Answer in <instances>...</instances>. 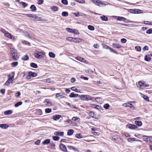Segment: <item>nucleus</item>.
Listing matches in <instances>:
<instances>
[{
    "instance_id": "obj_1",
    "label": "nucleus",
    "mask_w": 152,
    "mask_h": 152,
    "mask_svg": "<svg viewBox=\"0 0 152 152\" xmlns=\"http://www.w3.org/2000/svg\"><path fill=\"white\" fill-rule=\"evenodd\" d=\"M11 52L12 55V58L15 60H17L18 58L17 51L14 48L11 49Z\"/></svg>"
},
{
    "instance_id": "obj_2",
    "label": "nucleus",
    "mask_w": 152,
    "mask_h": 152,
    "mask_svg": "<svg viewBox=\"0 0 152 152\" xmlns=\"http://www.w3.org/2000/svg\"><path fill=\"white\" fill-rule=\"evenodd\" d=\"M79 97H80L81 99L83 100H91L92 99V97L88 95H79Z\"/></svg>"
},
{
    "instance_id": "obj_3",
    "label": "nucleus",
    "mask_w": 152,
    "mask_h": 152,
    "mask_svg": "<svg viewBox=\"0 0 152 152\" xmlns=\"http://www.w3.org/2000/svg\"><path fill=\"white\" fill-rule=\"evenodd\" d=\"M45 54L43 52H40L35 53V56L37 58H40L43 57Z\"/></svg>"
},
{
    "instance_id": "obj_4",
    "label": "nucleus",
    "mask_w": 152,
    "mask_h": 152,
    "mask_svg": "<svg viewBox=\"0 0 152 152\" xmlns=\"http://www.w3.org/2000/svg\"><path fill=\"white\" fill-rule=\"evenodd\" d=\"M137 86L138 87H141L142 88H145L148 86V85L145 84V83L142 82L141 81L138 82V84H136Z\"/></svg>"
},
{
    "instance_id": "obj_5",
    "label": "nucleus",
    "mask_w": 152,
    "mask_h": 152,
    "mask_svg": "<svg viewBox=\"0 0 152 152\" xmlns=\"http://www.w3.org/2000/svg\"><path fill=\"white\" fill-rule=\"evenodd\" d=\"M45 104L48 106H49L51 105V103L49 99H45L43 102Z\"/></svg>"
},
{
    "instance_id": "obj_6",
    "label": "nucleus",
    "mask_w": 152,
    "mask_h": 152,
    "mask_svg": "<svg viewBox=\"0 0 152 152\" xmlns=\"http://www.w3.org/2000/svg\"><path fill=\"white\" fill-rule=\"evenodd\" d=\"M130 12L133 13H139L141 12L142 11L141 10L138 9H133L130 10Z\"/></svg>"
},
{
    "instance_id": "obj_7",
    "label": "nucleus",
    "mask_w": 152,
    "mask_h": 152,
    "mask_svg": "<svg viewBox=\"0 0 152 152\" xmlns=\"http://www.w3.org/2000/svg\"><path fill=\"white\" fill-rule=\"evenodd\" d=\"M127 126L130 129H135L137 128V126L135 125L129 124L127 125Z\"/></svg>"
},
{
    "instance_id": "obj_8",
    "label": "nucleus",
    "mask_w": 152,
    "mask_h": 152,
    "mask_svg": "<svg viewBox=\"0 0 152 152\" xmlns=\"http://www.w3.org/2000/svg\"><path fill=\"white\" fill-rule=\"evenodd\" d=\"M60 149L63 151L64 152L66 151V149L65 146L62 143H61L60 145Z\"/></svg>"
},
{
    "instance_id": "obj_9",
    "label": "nucleus",
    "mask_w": 152,
    "mask_h": 152,
    "mask_svg": "<svg viewBox=\"0 0 152 152\" xmlns=\"http://www.w3.org/2000/svg\"><path fill=\"white\" fill-rule=\"evenodd\" d=\"M9 127L7 124H0V127L2 129H6Z\"/></svg>"
},
{
    "instance_id": "obj_10",
    "label": "nucleus",
    "mask_w": 152,
    "mask_h": 152,
    "mask_svg": "<svg viewBox=\"0 0 152 152\" xmlns=\"http://www.w3.org/2000/svg\"><path fill=\"white\" fill-rule=\"evenodd\" d=\"M82 39L80 38H74L73 42L75 43H79L82 41Z\"/></svg>"
},
{
    "instance_id": "obj_11",
    "label": "nucleus",
    "mask_w": 152,
    "mask_h": 152,
    "mask_svg": "<svg viewBox=\"0 0 152 152\" xmlns=\"http://www.w3.org/2000/svg\"><path fill=\"white\" fill-rule=\"evenodd\" d=\"M61 115H53V120L55 121H57L61 117Z\"/></svg>"
},
{
    "instance_id": "obj_12",
    "label": "nucleus",
    "mask_w": 152,
    "mask_h": 152,
    "mask_svg": "<svg viewBox=\"0 0 152 152\" xmlns=\"http://www.w3.org/2000/svg\"><path fill=\"white\" fill-rule=\"evenodd\" d=\"M64 132H56L54 133V134L57 136H63L64 135Z\"/></svg>"
},
{
    "instance_id": "obj_13",
    "label": "nucleus",
    "mask_w": 152,
    "mask_h": 152,
    "mask_svg": "<svg viewBox=\"0 0 152 152\" xmlns=\"http://www.w3.org/2000/svg\"><path fill=\"white\" fill-rule=\"evenodd\" d=\"M13 80V79H8L5 82V85H6L7 86L9 85L10 83H12Z\"/></svg>"
},
{
    "instance_id": "obj_14",
    "label": "nucleus",
    "mask_w": 152,
    "mask_h": 152,
    "mask_svg": "<svg viewBox=\"0 0 152 152\" xmlns=\"http://www.w3.org/2000/svg\"><path fill=\"white\" fill-rule=\"evenodd\" d=\"M28 74H29V75H31V76H32L33 77H36L37 75L36 73L32 72L31 71L29 72L28 73Z\"/></svg>"
},
{
    "instance_id": "obj_15",
    "label": "nucleus",
    "mask_w": 152,
    "mask_h": 152,
    "mask_svg": "<svg viewBox=\"0 0 152 152\" xmlns=\"http://www.w3.org/2000/svg\"><path fill=\"white\" fill-rule=\"evenodd\" d=\"M132 103V102H131L130 103H125L123 105V106L126 107H129L131 108L133 107L132 104L131 103Z\"/></svg>"
},
{
    "instance_id": "obj_16",
    "label": "nucleus",
    "mask_w": 152,
    "mask_h": 152,
    "mask_svg": "<svg viewBox=\"0 0 152 152\" xmlns=\"http://www.w3.org/2000/svg\"><path fill=\"white\" fill-rule=\"evenodd\" d=\"M78 96H79V95L77 94H75L74 93L72 92L69 95V96L71 98L72 97H77Z\"/></svg>"
},
{
    "instance_id": "obj_17",
    "label": "nucleus",
    "mask_w": 152,
    "mask_h": 152,
    "mask_svg": "<svg viewBox=\"0 0 152 152\" xmlns=\"http://www.w3.org/2000/svg\"><path fill=\"white\" fill-rule=\"evenodd\" d=\"M76 59L77 60L81 62H84L85 61V60L84 58L80 57H77Z\"/></svg>"
},
{
    "instance_id": "obj_18",
    "label": "nucleus",
    "mask_w": 152,
    "mask_h": 152,
    "mask_svg": "<svg viewBox=\"0 0 152 152\" xmlns=\"http://www.w3.org/2000/svg\"><path fill=\"white\" fill-rule=\"evenodd\" d=\"M12 111L11 110H9L4 112V114L5 115H9L11 114Z\"/></svg>"
},
{
    "instance_id": "obj_19",
    "label": "nucleus",
    "mask_w": 152,
    "mask_h": 152,
    "mask_svg": "<svg viewBox=\"0 0 152 152\" xmlns=\"http://www.w3.org/2000/svg\"><path fill=\"white\" fill-rule=\"evenodd\" d=\"M100 19L103 21H107L108 20V18L105 15H103L100 17Z\"/></svg>"
},
{
    "instance_id": "obj_20",
    "label": "nucleus",
    "mask_w": 152,
    "mask_h": 152,
    "mask_svg": "<svg viewBox=\"0 0 152 152\" xmlns=\"http://www.w3.org/2000/svg\"><path fill=\"white\" fill-rule=\"evenodd\" d=\"M22 60L24 61H27L28 60L29 57L27 55H26L21 58Z\"/></svg>"
},
{
    "instance_id": "obj_21",
    "label": "nucleus",
    "mask_w": 152,
    "mask_h": 152,
    "mask_svg": "<svg viewBox=\"0 0 152 152\" xmlns=\"http://www.w3.org/2000/svg\"><path fill=\"white\" fill-rule=\"evenodd\" d=\"M92 107L98 110L101 109V107L100 106L96 104H93L92 106Z\"/></svg>"
},
{
    "instance_id": "obj_22",
    "label": "nucleus",
    "mask_w": 152,
    "mask_h": 152,
    "mask_svg": "<svg viewBox=\"0 0 152 152\" xmlns=\"http://www.w3.org/2000/svg\"><path fill=\"white\" fill-rule=\"evenodd\" d=\"M74 131L73 130L71 129L68 130L67 134L68 135H71L73 133Z\"/></svg>"
},
{
    "instance_id": "obj_23",
    "label": "nucleus",
    "mask_w": 152,
    "mask_h": 152,
    "mask_svg": "<svg viewBox=\"0 0 152 152\" xmlns=\"http://www.w3.org/2000/svg\"><path fill=\"white\" fill-rule=\"evenodd\" d=\"M30 66L31 67L35 68H37L38 67L37 65L36 64L34 63H31L30 64Z\"/></svg>"
},
{
    "instance_id": "obj_24",
    "label": "nucleus",
    "mask_w": 152,
    "mask_h": 152,
    "mask_svg": "<svg viewBox=\"0 0 152 152\" xmlns=\"http://www.w3.org/2000/svg\"><path fill=\"white\" fill-rule=\"evenodd\" d=\"M135 124L138 126H140L142 125V122L140 121H135Z\"/></svg>"
},
{
    "instance_id": "obj_25",
    "label": "nucleus",
    "mask_w": 152,
    "mask_h": 152,
    "mask_svg": "<svg viewBox=\"0 0 152 152\" xmlns=\"http://www.w3.org/2000/svg\"><path fill=\"white\" fill-rule=\"evenodd\" d=\"M30 8L33 12H35L37 10L35 6L34 5H32L31 6Z\"/></svg>"
},
{
    "instance_id": "obj_26",
    "label": "nucleus",
    "mask_w": 152,
    "mask_h": 152,
    "mask_svg": "<svg viewBox=\"0 0 152 152\" xmlns=\"http://www.w3.org/2000/svg\"><path fill=\"white\" fill-rule=\"evenodd\" d=\"M144 137H145V138H144V139H145V141H148V139H149V140H150V142H152V136H150L148 137H147L146 136H144Z\"/></svg>"
},
{
    "instance_id": "obj_27",
    "label": "nucleus",
    "mask_w": 152,
    "mask_h": 152,
    "mask_svg": "<svg viewBox=\"0 0 152 152\" xmlns=\"http://www.w3.org/2000/svg\"><path fill=\"white\" fill-rule=\"evenodd\" d=\"M49 56L50 57L52 58H54L56 56L55 54L52 52H50L49 53Z\"/></svg>"
},
{
    "instance_id": "obj_28",
    "label": "nucleus",
    "mask_w": 152,
    "mask_h": 152,
    "mask_svg": "<svg viewBox=\"0 0 152 152\" xmlns=\"http://www.w3.org/2000/svg\"><path fill=\"white\" fill-rule=\"evenodd\" d=\"M117 19L118 20H123V21H124L126 20L125 18L122 17H118Z\"/></svg>"
},
{
    "instance_id": "obj_29",
    "label": "nucleus",
    "mask_w": 152,
    "mask_h": 152,
    "mask_svg": "<svg viewBox=\"0 0 152 152\" xmlns=\"http://www.w3.org/2000/svg\"><path fill=\"white\" fill-rule=\"evenodd\" d=\"M113 45L114 48H120L121 47V45H120L119 44L116 43L113 44Z\"/></svg>"
},
{
    "instance_id": "obj_30",
    "label": "nucleus",
    "mask_w": 152,
    "mask_h": 152,
    "mask_svg": "<svg viewBox=\"0 0 152 152\" xmlns=\"http://www.w3.org/2000/svg\"><path fill=\"white\" fill-rule=\"evenodd\" d=\"M145 60L146 61H150L151 59V57H150V55H148V56L146 55V56H145Z\"/></svg>"
},
{
    "instance_id": "obj_31",
    "label": "nucleus",
    "mask_w": 152,
    "mask_h": 152,
    "mask_svg": "<svg viewBox=\"0 0 152 152\" xmlns=\"http://www.w3.org/2000/svg\"><path fill=\"white\" fill-rule=\"evenodd\" d=\"M141 96L143 98L146 100V101H148L149 100V97L143 94H142Z\"/></svg>"
},
{
    "instance_id": "obj_32",
    "label": "nucleus",
    "mask_w": 152,
    "mask_h": 152,
    "mask_svg": "<svg viewBox=\"0 0 152 152\" xmlns=\"http://www.w3.org/2000/svg\"><path fill=\"white\" fill-rule=\"evenodd\" d=\"M56 96L57 98L60 97L61 99H62L65 97L64 96L61 95V94L60 93H58L56 95Z\"/></svg>"
},
{
    "instance_id": "obj_33",
    "label": "nucleus",
    "mask_w": 152,
    "mask_h": 152,
    "mask_svg": "<svg viewBox=\"0 0 152 152\" xmlns=\"http://www.w3.org/2000/svg\"><path fill=\"white\" fill-rule=\"evenodd\" d=\"M88 29L91 31H94L95 29L94 26L90 25L88 26Z\"/></svg>"
},
{
    "instance_id": "obj_34",
    "label": "nucleus",
    "mask_w": 152,
    "mask_h": 152,
    "mask_svg": "<svg viewBox=\"0 0 152 152\" xmlns=\"http://www.w3.org/2000/svg\"><path fill=\"white\" fill-rule=\"evenodd\" d=\"M51 9L53 11H56L58 10V8L56 6H52L51 7Z\"/></svg>"
},
{
    "instance_id": "obj_35",
    "label": "nucleus",
    "mask_w": 152,
    "mask_h": 152,
    "mask_svg": "<svg viewBox=\"0 0 152 152\" xmlns=\"http://www.w3.org/2000/svg\"><path fill=\"white\" fill-rule=\"evenodd\" d=\"M64 17H67L68 16V12H63L61 14Z\"/></svg>"
},
{
    "instance_id": "obj_36",
    "label": "nucleus",
    "mask_w": 152,
    "mask_h": 152,
    "mask_svg": "<svg viewBox=\"0 0 152 152\" xmlns=\"http://www.w3.org/2000/svg\"><path fill=\"white\" fill-rule=\"evenodd\" d=\"M22 104V102H19L15 104V107H18L19 106L21 105Z\"/></svg>"
},
{
    "instance_id": "obj_37",
    "label": "nucleus",
    "mask_w": 152,
    "mask_h": 152,
    "mask_svg": "<svg viewBox=\"0 0 152 152\" xmlns=\"http://www.w3.org/2000/svg\"><path fill=\"white\" fill-rule=\"evenodd\" d=\"M103 107L104 108L108 109L110 107V105L108 104H105L104 105Z\"/></svg>"
},
{
    "instance_id": "obj_38",
    "label": "nucleus",
    "mask_w": 152,
    "mask_h": 152,
    "mask_svg": "<svg viewBox=\"0 0 152 152\" xmlns=\"http://www.w3.org/2000/svg\"><path fill=\"white\" fill-rule=\"evenodd\" d=\"M100 1L98 0H94L93 2L95 4L99 6V2H100Z\"/></svg>"
},
{
    "instance_id": "obj_39",
    "label": "nucleus",
    "mask_w": 152,
    "mask_h": 152,
    "mask_svg": "<svg viewBox=\"0 0 152 152\" xmlns=\"http://www.w3.org/2000/svg\"><path fill=\"white\" fill-rule=\"evenodd\" d=\"M18 64L17 62H15L11 63V65L12 67H15Z\"/></svg>"
},
{
    "instance_id": "obj_40",
    "label": "nucleus",
    "mask_w": 152,
    "mask_h": 152,
    "mask_svg": "<svg viewBox=\"0 0 152 152\" xmlns=\"http://www.w3.org/2000/svg\"><path fill=\"white\" fill-rule=\"evenodd\" d=\"M75 137L78 138H81L82 137L81 134H76L75 135Z\"/></svg>"
},
{
    "instance_id": "obj_41",
    "label": "nucleus",
    "mask_w": 152,
    "mask_h": 152,
    "mask_svg": "<svg viewBox=\"0 0 152 152\" xmlns=\"http://www.w3.org/2000/svg\"><path fill=\"white\" fill-rule=\"evenodd\" d=\"M89 115L91 117H94V112H90L89 113Z\"/></svg>"
},
{
    "instance_id": "obj_42",
    "label": "nucleus",
    "mask_w": 152,
    "mask_h": 152,
    "mask_svg": "<svg viewBox=\"0 0 152 152\" xmlns=\"http://www.w3.org/2000/svg\"><path fill=\"white\" fill-rule=\"evenodd\" d=\"M61 2L64 5H67L68 4V1L67 0H62Z\"/></svg>"
},
{
    "instance_id": "obj_43",
    "label": "nucleus",
    "mask_w": 152,
    "mask_h": 152,
    "mask_svg": "<svg viewBox=\"0 0 152 152\" xmlns=\"http://www.w3.org/2000/svg\"><path fill=\"white\" fill-rule=\"evenodd\" d=\"M146 33L148 34H152V28H150L146 31Z\"/></svg>"
},
{
    "instance_id": "obj_44",
    "label": "nucleus",
    "mask_w": 152,
    "mask_h": 152,
    "mask_svg": "<svg viewBox=\"0 0 152 152\" xmlns=\"http://www.w3.org/2000/svg\"><path fill=\"white\" fill-rule=\"evenodd\" d=\"M112 139L113 140H117L118 141V140L119 139V138H118V137L116 136H113L112 137Z\"/></svg>"
},
{
    "instance_id": "obj_45",
    "label": "nucleus",
    "mask_w": 152,
    "mask_h": 152,
    "mask_svg": "<svg viewBox=\"0 0 152 152\" xmlns=\"http://www.w3.org/2000/svg\"><path fill=\"white\" fill-rule=\"evenodd\" d=\"M53 138L54 140L57 141L59 139V137L58 136H54L53 137Z\"/></svg>"
},
{
    "instance_id": "obj_46",
    "label": "nucleus",
    "mask_w": 152,
    "mask_h": 152,
    "mask_svg": "<svg viewBox=\"0 0 152 152\" xmlns=\"http://www.w3.org/2000/svg\"><path fill=\"white\" fill-rule=\"evenodd\" d=\"M51 110L50 108H46L45 110V112L47 113H49L51 112Z\"/></svg>"
},
{
    "instance_id": "obj_47",
    "label": "nucleus",
    "mask_w": 152,
    "mask_h": 152,
    "mask_svg": "<svg viewBox=\"0 0 152 152\" xmlns=\"http://www.w3.org/2000/svg\"><path fill=\"white\" fill-rule=\"evenodd\" d=\"M72 33H74L75 34H79L77 30L74 29H73Z\"/></svg>"
},
{
    "instance_id": "obj_48",
    "label": "nucleus",
    "mask_w": 152,
    "mask_h": 152,
    "mask_svg": "<svg viewBox=\"0 0 152 152\" xmlns=\"http://www.w3.org/2000/svg\"><path fill=\"white\" fill-rule=\"evenodd\" d=\"M67 40L73 42V40H74V38L72 37H68L66 38Z\"/></svg>"
},
{
    "instance_id": "obj_49",
    "label": "nucleus",
    "mask_w": 152,
    "mask_h": 152,
    "mask_svg": "<svg viewBox=\"0 0 152 152\" xmlns=\"http://www.w3.org/2000/svg\"><path fill=\"white\" fill-rule=\"evenodd\" d=\"M66 30L70 33H72L73 31V29H71L69 28H66Z\"/></svg>"
},
{
    "instance_id": "obj_50",
    "label": "nucleus",
    "mask_w": 152,
    "mask_h": 152,
    "mask_svg": "<svg viewBox=\"0 0 152 152\" xmlns=\"http://www.w3.org/2000/svg\"><path fill=\"white\" fill-rule=\"evenodd\" d=\"M11 34L10 33H9L8 32H7V33L5 34V35L6 37L9 38L10 36H11Z\"/></svg>"
},
{
    "instance_id": "obj_51",
    "label": "nucleus",
    "mask_w": 152,
    "mask_h": 152,
    "mask_svg": "<svg viewBox=\"0 0 152 152\" xmlns=\"http://www.w3.org/2000/svg\"><path fill=\"white\" fill-rule=\"evenodd\" d=\"M69 148L70 149H73L75 151H77V150L76 148H75L74 147H73L71 146H68Z\"/></svg>"
},
{
    "instance_id": "obj_52",
    "label": "nucleus",
    "mask_w": 152,
    "mask_h": 152,
    "mask_svg": "<svg viewBox=\"0 0 152 152\" xmlns=\"http://www.w3.org/2000/svg\"><path fill=\"white\" fill-rule=\"evenodd\" d=\"M136 138H129L128 140V141L129 142H131V141H137V140H135Z\"/></svg>"
},
{
    "instance_id": "obj_53",
    "label": "nucleus",
    "mask_w": 152,
    "mask_h": 152,
    "mask_svg": "<svg viewBox=\"0 0 152 152\" xmlns=\"http://www.w3.org/2000/svg\"><path fill=\"white\" fill-rule=\"evenodd\" d=\"M43 2V0H38V4H42Z\"/></svg>"
},
{
    "instance_id": "obj_54",
    "label": "nucleus",
    "mask_w": 152,
    "mask_h": 152,
    "mask_svg": "<svg viewBox=\"0 0 152 152\" xmlns=\"http://www.w3.org/2000/svg\"><path fill=\"white\" fill-rule=\"evenodd\" d=\"M35 20L37 21H42V19L41 17H39L38 16H37Z\"/></svg>"
},
{
    "instance_id": "obj_55",
    "label": "nucleus",
    "mask_w": 152,
    "mask_h": 152,
    "mask_svg": "<svg viewBox=\"0 0 152 152\" xmlns=\"http://www.w3.org/2000/svg\"><path fill=\"white\" fill-rule=\"evenodd\" d=\"M126 41V40L124 38H122L121 39V42L122 43H125Z\"/></svg>"
},
{
    "instance_id": "obj_56",
    "label": "nucleus",
    "mask_w": 152,
    "mask_h": 152,
    "mask_svg": "<svg viewBox=\"0 0 152 152\" xmlns=\"http://www.w3.org/2000/svg\"><path fill=\"white\" fill-rule=\"evenodd\" d=\"M8 79H13V80H14V75L11 77L10 74H9L8 75Z\"/></svg>"
},
{
    "instance_id": "obj_57",
    "label": "nucleus",
    "mask_w": 152,
    "mask_h": 152,
    "mask_svg": "<svg viewBox=\"0 0 152 152\" xmlns=\"http://www.w3.org/2000/svg\"><path fill=\"white\" fill-rule=\"evenodd\" d=\"M136 49L138 51H141V48L140 46H136L135 47Z\"/></svg>"
},
{
    "instance_id": "obj_58",
    "label": "nucleus",
    "mask_w": 152,
    "mask_h": 152,
    "mask_svg": "<svg viewBox=\"0 0 152 152\" xmlns=\"http://www.w3.org/2000/svg\"><path fill=\"white\" fill-rule=\"evenodd\" d=\"M73 14L75 15L76 17H78L80 16V12H77L75 13H74Z\"/></svg>"
},
{
    "instance_id": "obj_59",
    "label": "nucleus",
    "mask_w": 152,
    "mask_h": 152,
    "mask_svg": "<svg viewBox=\"0 0 152 152\" xmlns=\"http://www.w3.org/2000/svg\"><path fill=\"white\" fill-rule=\"evenodd\" d=\"M50 142V140L49 139H47L42 142Z\"/></svg>"
},
{
    "instance_id": "obj_60",
    "label": "nucleus",
    "mask_w": 152,
    "mask_h": 152,
    "mask_svg": "<svg viewBox=\"0 0 152 152\" xmlns=\"http://www.w3.org/2000/svg\"><path fill=\"white\" fill-rule=\"evenodd\" d=\"M5 89H1L0 91V92L1 93L4 94L5 93Z\"/></svg>"
},
{
    "instance_id": "obj_61",
    "label": "nucleus",
    "mask_w": 152,
    "mask_h": 152,
    "mask_svg": "<svg viewBox=\"0 0 152 152\" xmlns=\"http://www.w3.org/2000/svg\"><path fill=\"white\" fill-rule=\"evenodd\" d=\"M103 47L104 48L106 49H108L109 48H110V47L106 45H103Z\"/></svg>"
},
{
    "instance_id": "obj_62",
    "label": "nucleus",
    "mask_w": 152,
    "mask_h": 152,
    "mask_svg": "<svg viewBox=\"0 0 152 152\" xmlns=\"http://www.w3.org/2000/svg\"><path fill=\"white\" fill-rule=\"evenodd\" d=\"M99 6H101L103 5H105V4L101 1H100V2H99Z\"/></svg>"
},
{
    "instance_id": "obj_63",
    "label": "nucleus",
    "mask_w": 152,
    "mask_h": 152,
    "mask_svg": "<svg viewBox=\"0 0 152 152\" xmlns=\"http://www.w3.org/2000/svg\"><path fill=\"white\" fill-rule=\"evenodd\" d=\"M37 113H38V114L39 115H41L42 114V111L40 109H39L37 110Z\"/></svg>"
},
{
    "instance_id": "obj_64",
    "label": "nucleus",
    "mask_w": 152,
    "mask_h": 152,
    "mask_svg": "<svg viewBox=\"0 0 152 152\" xmlns=\"http://www.w3.org/2000/svg\"><path fill=\"white\" fill-rule=\"evenodd\" d=\"M1 31L4 34V35H5V34L7 33L8 32L4 29H1Z\"/></svg>"
}]
</instances>
